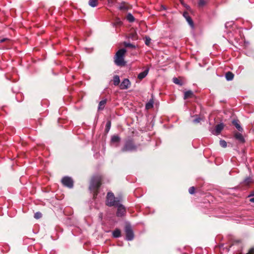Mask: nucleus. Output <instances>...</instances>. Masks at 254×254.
<instances>
[{
	"label": "nucleus",
	"instance_id": "5",
	"mask_svg": "<svg viewBox=\"0 0 254 254\" xmlns=\"http://www.w3.org/2000/svg\"><path fill=\"white\" fill-rule=\"evenodd\" d=\"M126 239L127 241H131L134 238L133 231L129 225H127L125 227Z\"/></svg>",
	"mask_w": 254,
	"mask_h": 254
},
{
	"label": "nucleus",
	"instance_id": "29",
	"mask_svg": "<svg viewBox=\"0 0 254 254\" xmlns=\"http://www.w3.org/2000/svg\"><path fill=\"white\" fill-rule=\"evenodd\" d=\"M42 217V214L40 212H37L35 213L34 214V218L36 219H39L41 218Z\"/></svg>",
	"mask_w": 254,
	"mask_h": 254
},
{
	"label": "nucleus",
	"instance_id": "16",
	"mask_svg": "<svg viewBox=\"0 0 254 254\" xmlns=\"http://www.w3.org/2000/svg\"><path fill=\"white\" fill-rule=\"evenodd\" d=\"M121 231L119 229H116L113 232V236L114 238H119L121 236Z\"/></svg>",
	"mask_w": 254,
	"mask_h": 254
},
{
	"label": "nucleus",
	"instance_id": "37",
	"mask_svg": "<svg viewBox=\"0 0 254 254\" xmlns=\"http://www.w3.org/2000/svg\"><path fill=\"white\" fill-rule=\"evenodd\" d=\"M200 120V118H196L194 120V123H199Z\"/></svg>",
	"mask_w": 254,
	"mask_h": 254
},
{
	"label": "nucleus",
	"instance_id": "13",
	"mask_svg": "<svg viewBox=\"0 0 254 254\" xmlns=\"http://www.w3.org/2000/svg\"><path fill=\"white\" fill-rule=\"evenodd\" d=\"M235 138L237 139H238V140H239L241 142H244V141H245L244 138L242 134L241 133H240L236 132L235 134Z\"/></svg>",
	"mask_w": 254,
	"mask_h": 254
},
{
	"label": "nucleus",
	"instance_id": "1",
	"mask_svg": "<svg viewBox=\"0 0 254 254\" xmlns=\"http://www.w3.org/2000/svg\"><path fill=\"white\" fill-rule=\"evenodd\" d=\"M126 52L125 49H121L117 51L114 57V62L117 65L123 66L126 65L124 57Z\"/></svg>",
	"mask_w": 254,
	"mask_h": 254
},
{
	"label": "nucleus",
	"instance_id": "31",
	"mask_svg": "<svg viewBox=\"0 0 254 254\" xmlns=\"http://www.w3.org/2000/svg\"><path fill=\"white\" fill-rule=\"evenodd\" d=\"M9 39L7 38H0V43H3L4 42H9Z\"/></svg>",
	"mask_w": 254,
	"mask_h": 254
},
{
	"label": "nucleus",
	"instance_id": "4",
	"mask_svg": "<svg viewBox=\"0 0 254 254\" xmlns=\"http://www.w3.org/2000/svg\"><path fill=\"white\" fill-rule=\"evenodd\" d=\"M121 201V199L115 197L112 192H108L107 195L106 204L109 206L118 205Z\"/></svg>",
	"mask_w": 254,
	"mask_h": 254
},
{
	"label": "nucleus",
	"instance_id": "24",
	"mask_svg": "<svg viewBox=\"0 0 254 254\" xmlns=\"http://www.w3.org/2000/svg\"><path fill=\"white\" fill-rule=\"evenodd\" d=\"M252 179L250 178H248L244 180L243 183H244V185L248 186L249 184H250L252 183Z\"/></svg>",
	"mask_w": 254,
	"mask_h": 254
},
{
	"label": "nucleus",
	"instance_id": "20",
	"mask_svg": "<svg viewBox=\"0 0 254 254\" xmlns=\"http://www.w3.org/2000/svg\"><path fill=\"white\" fill-rule=\"evenodd\" d=\"M154 101L152 99L150 100L149 101L146 103L145 108L146 109H150L153 107Z\"/></svg>",
	"mask_w": 254,
	"mask_h": 254
},
{
	"label": "nucleus",
	"instance_id": "32",
	"mask_svg": "<svg viewBox=\"0 0 254 254\" xmlns=\"http://www.w3.org/2000/svg\"><path fill=\"white\" fill-rule=\"evenodd\" d=\"M122 24V21L119 19H117L115 22V24L117 25H120Z\"/></svg>",
	"mask_w": 254,
	"mask_h": 254
},
{
	"label": "nucleus",
	"instance_id": "2",
	"mask_svg": "<svg viewBox=\"0 0 254 254\" xmlns=\"http://www.w3.org/2000/svg\"><path fill=\"white\" fill-rule=\"evenodd\" d=\"M137 148V146L134 143L133 140L130 138L126 140L121 151L123 152L135 151L136 150Z\"/></svg>",
	"mask_w": 254,
	"mask_h": 254
},
{
	"label": "nucleus",
	"instance_id": "23",
	"mask_svg": "<svg viewBox=\"0 0 254 254\" xmlns=\"http://www.w3.org/2000/svg\"><path fill=\"white\" fill-rule=\"evenodd\" d=\"M127 19L129 22H133L135 20V18L133 17V16L130 13H128L127 15Z\"/></svg>",
	"mask_w": 254,
	"mask_h": 254
},
{
	"label": "nucleus",
	"instance_id": "10",
	"mask_svg": "<svg viewBox=\"0 0 254 254\" xmlns=\"http://www.w3.org/2000/svg\"><path fill=\"white\" fill-rule=\"evenodd\" d=\"M183 16L185 17L190 26L193 27V23L191 17L189 16V13L187 12H184L183 13Z\"/></svg>",
	"mask_w": 254,
	"mask_h": 254
},
{
	"label": "nucleus",
	"instance_id": "28",
	"mask_svg": "<svg viewBox=\"0 0 254 254\" xmlns=\"http://www.w3.org/2000/svg\"><path fill=\"white\" fill-rule=\"evenodd\" d=\"M220 145L222 147H226L227 146V142L224 140H221L220 141Z\"/></svg>",
	"mask_w": 254,
	"mask_h": 254
},
{
	"label": "nucleus",
	"instance_id": "25",
	"mask_svg": "<svg viewBox=\"0 0 254 254\" xmlns=\"http://www.w3.org/2000/svg\"><path fill=\"white\" fill-rule=\"evenodd\" d=\"M173 82L176 84H178V85H182V82L180 80H179L178 78H176V77H175L173 79Z\"/></svg>",
	"mask_w": 254,
	"mask_h": 254
},
{
	"label": "nucleus",
	"instance_id": "12",
	"mask_svg": "<svg viewBox=\"0 0 254 254\" xmlns=\"http://www.w3.org/2000/svg\"><path fill=\"white\" fill-rule=\"evenodd\" d=\"M233 124L235 126L236 128L240 131H243V128L241 127L238 120H234L232 122Z\"/></svg>",
	"mask_w": 254,
	"mask_h": 254
},
{
	"label": "nucleus",
	"instance_id": "3",
	"mask_svg": "<svg viewBox=\"0 0 254 254\" xmlns=\"http://www.w3.org/2000/svg\"><path fill=\"white\" fill-rule=\"evenodd\" d=\"M101 185V178L97 177L93 178L91 182L89 189L94 192V195L97 194V190Z\"/></svg>",
	"mask_w": 254,
	"mask_h": 254
},
{
	"label": "nucleus",
	"instance_id": "21",
	"mask_svg": "<svg viewBox=\"0 0 254 254\" xmlns=\"http://www.w3.org/2000/svg\"><path fill=\"white\" fill-rule=\"evenodd\" d=\"M120 141V138L118 135H113L111 138L112 142H118Z\"/></svg>",
	"mask_w": 254,
	"mask_h": 254
},
{
	"label": "nucleus",
	"instance_id": "14",
	"mask_svg": "<svg viewBox=\"0 0 254 254\" xmlns=\"http://www.w3.org/2000/svg\"><path fill=\"white\" fill-rule=\"evenodd\" d=\"M234 74L230 71L226 72L225 74V77L226 79L228 81L232 80L234 78Z\"/></svg>",
	"mask_w": 254,
	"mask_h": 254
},
{
	"label": "nucleus",
	"instance_id": "19",
	"mask_svg": "<svg viewBox=\"0 0 254 254\" xmlns=\"http://www.w3.org/2000/svg\"><path fill=\"white\" fill-rule=\"evenodd\" d=\"M106 100H103L101 101L99 104L98 109L103 110L105 107V104H106Z\"/></svg>",
	"mask_w": 254,
	"mask_h": 254
},
{
	"label": "nucleus",
	"instance_id": "6",
	"mask_svg": "<svg viewBox=\"0 0 254 254\" xmlns=\"http://www.w3.org/2000/svg\"><path fill=\"white\" fill-rule=\"evenodd\" d=\"M62 184L69 188H72L73 186V181L72 179L69 177H64L62 180Z\"/></svg>",
	"mask_w": 254,
	"mask_h": 254
},
{
	"label": "nucleus",
	"instance_id": "9",
	"mask_svg": "<svg viewBox=\"0 0 254 254\" xmlns=\"http://www.w3.org/2000/svg\"><path fill=\"white\" fill-rule=\"evenodd\" d=\"M130 85V82L129 80L126 78L121 83L120 87L121 89H127L129 87Z\"/></svg>",
	"mask_w": 254,
	"mask_h": 254
},
{
	"label": "nucleus",
	"instance_id": "15",
	"mask_svg": "<svg viewBox=\"0 0 254 254\" xmlns=\"http://www.w3.org/2000/svg\"><path fill=\"white\" fill-rule=\"evenodd\" d=\"M193 96V93L191 90H189L185 92L184 99L191 98Z\"/></svg>",
	"mask_w": 254,
	"mask_h": 254
},
{
	"label": "nucleus",
	"instance_id": "38",
	"mask_svg": "<svg viewBox=\"0 0 254 254\" xmlns=\"http://www.w3.org/2000/svg\"><path fill=\"white\" fill-rule=\"evenodd\" d=\"M180 1L182 4H184V0H180Z\"/></svg>",
	"mask_w": 254,
	"mask_h": 254
},
{
	"label": "nucleus",
	"instance_id": "30",
	"mask_svg": "<svg viewBox=\"0 0 254 254\" xmlns=\"http://www.w3.org/2000/svg\"><path fill=\"white\" fill-rule=\"evenodd\" d=\"M195 189L194 187H191L190 188L189 190V193L191 194H193L195 192Z\"/></svg>",
	"mask_w": 254,
	"mask_h": 254
},
{
	"label": "nucleus",
	"instance_id": "35",
	"mask_svg": "<svg viewBox=\"0 0 254 254\" xmlns=\"http://www.w3.org/2000/svg\"><path fill=\"white\" fill-rule=\"evenodd\" d=\"M250 201L254 203V194L251 196V198H250Z\"/></svg>",
	"mask_w": 254,
	"mask_h": 254
},
{
	"label": "nucleus",
	"instance_id": "27",
	"mask_svg": "<svg viewBox=\"0 0 254 254\" xmlns=\"http://www.w3.org/2000/svg\"><path fill=\"white\" fill-rule=\"evenodd\" d=\"M111 126V122L110 121H108L106 125V131L107 132L109 131V129H110Z\"/></svg>",
	"mask_w": 254,
	"mask_h": 254
},
{
	"label": "nucleus",
	"instance_id": "7",
	"mask_svg": "<svg viewBox=\"0 0 254 254\" xmlns=\"http://www.w3.org/2000/svg\"><path fill=\"white\" fill-rule=\"evenodd\" d=\"M118 207L117 212V216L118 217H122L123 216L126 212L125 207L122 204L120 203L118 205H116Z\"/></svg>",
	"mask_w": 254,
	"mask_h": 254
},
{
	"label": "nucleus",
	"instance_id": "17",
	"mask_svg": "<svg viewBox=\"0 0 254 254\" xmlns=\"http://www.w3.org/2000/svg\"><path fill=\"white\" fill-rule=\"evenodd\" d=\"M209 1V0H199L198 2V6L200 7H203Z\"/></svg>",
	"mask_w": 254,
	"mask_h": 254
},
{
	"label": "nucleus",
	"instance_id": "11",
	"mask_svg": "<svg viewBox=\"0 0 254 254\" xmlns=\"http://www.w3.org/2000/svg\"><path fill=\"white\" fill-rule=\"evenodd\" d=\"M148 71H149V69H147L145 70L144 71H143V72H141L140 73H139L138 75V78L139 80H142V79H143L147 75V74L148 73Z\"/></svg>",
	"mask_w": 254,
	"mask_h": 254
},
{
	"label": "nucleus",
	"instance_id": "18",
	"mask_svg": "<svg viewBox=\"0 0 254 254\" xmlns=\"http://www.w3.org/2000/svg\"><path fill=\"white\" fill-rule=\"evenodd\" d=\"M113 82L115 86H117L120 82V77L118 75H115L113 77Z\"/></svg>",
	"mask_w": 254,
	"mask_h": 254
},
{
	"label": "nucleus",
	"instance_id": "22",
	"mask_svg": "<svg viewBox=\"0 0 254 254\" xmlns=\"http://www.w3.org/2000/svg\"><path fill=\"white\" fill-rule=\"evenodd\" d=\"M97 0H89V4L92 7H95L97 5Z\"/></svg>",
	"mask_w": 254,
	"mask_h": 254
},
{
	"label": "nucleus",
	"instance_id": "8",
	"mask_svg": "<svg viewBox=\"0 0 254 254\" xmlns=\"http://www.w3.org/2000/svg\"><path fill=\"white\" fill-rule=\"evenodd\" d=\"M224 128V125L222 123L216 125L214 130L212 131V133L215 135H218L220 133Z\"/></svg>",
	"mask_w": 254,
	"mask_h": 254
},
{
	"label": "nucleus",
	"instance_id": "33",
	"mask_svg": "<svg viewBox=\"0 0 254 254\" xmlns=\"http://www.w3.org/2000/svg\"><path fill=\"white\" fill-rule=\"evenodd\" d=\"M248 254H254V248H251L248 253Z\"/></svg>",
	"mask_w": 254,
	"mask_h": 254
},
{
	"label": "nucleus",
	"instance_id": "26",
	"mask_svg": "<svg viewBox=\"0 0 254 254\" xmlns=\"http://www.w3.org/2000/svg\"><path fill=\"white\" fill-rule=\"evenodd\" d=\"M124 45L126 47H129V48H135V46L130 43L125 42Z\"/></svg>",
	"mask_w": 254,
	"mask_h": 254
},
{
	"label": "nucleus",
	"instance_id": "34",
	"mask_svg": "<svg viewBox=\"0 0 254 254\" xmlns=\"http://www.w3.org/2000/svg\"><path fill=\"white\" fill-rule=\"evenodd\" d=\"M120 9H122V10H126V9H127V6H126L125 5H121L120 7Z\"/></svg>",
	"mask_w": 254,
	"mask_h": 254
},
{
	"label": "nucleus",
	"instance_id": "36",
	"mask_svg": "<svg viewBox=\"0 0 254 254\" xmlns=\"http://www.w3.org/2000/svg\"><path fill=\"white\" fill-rule=\"evenodd\" d=\"M150 39H147L146 38V41H145V44L147 45H149V43H150Z\"/></svg>",
	"mask_w": 254,
	"mask_h": 254
}]
</instances>
